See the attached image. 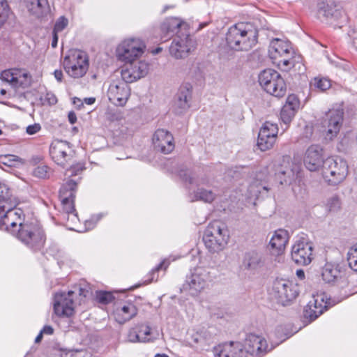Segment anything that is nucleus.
I'll list each match as a JSON object with an SVG mask.
<instances>
[{
    "instance_id": "obj_51",
    "label": "nucleus",
    "mask_w": 357,
    "mask_h": 357,
    "mask_svg": "<svg viewBox=\"0 0 357 357\" xmlns=\"http://www.w3.org/2000/svg\"><path fill=\"white\" fill-rule=\"evenodd\" d=\"M137 326L130 329L128 334V340L130 342H141Z\"/></svg>"
},
{
    "instance_id": "obj_6",
    "label": "nucleus",
    "mask_w": 357,
    "mask_h": 357,
    "mask_svg": "<svg viewBox=\"0 0 357 357\" xmlns=\"http://www.w3.org/2000/svg\"><path fill=\"white\" fill-rule=\"evenodd\" d=\"M66 73L73 78L82 77L89 67V57L84 52L75 50L70 51L63 61Z\"/></svg>"
},
{
    "instance_id": "obj_45",
    "label": "nucleus",
    "mask_w": 357,
    "mask_h": 357,
    "mask_svg": "<svg viewBox=\"0 0 357 357\" xmlns=\"http://www.w3.org/2000/svg\"><path fill=\"white\" fill-rule=\"evenodd\" d=\"M248 190L252 196L258 197L259 194L262 192V190L268 192V188L266 185H263L261 183H257L255 182L250 185Z\"/></svg>"
},
{
    "instance_id": "obj_21",
    "label": "nucleus",
    "mask_w": 357,
    "mask_h": 357,
    "mask_svg": "<svg viewBox=\"0 0 357 357\" xmlns=\"http://www.w3.org/2000/svg\"><path fill=\"white\" fill-rule=\"evenodd\" d=\"M278 127L276 123L266 121L261 127L257 138V146L261 151L271 149L276 142Z\"/></svg>"
},
{
    "instance_id": "obj_39",
    "label": "nucleus",
    "mask_w": 357,
    "mask_h": 357,
    "mask_svg": "<svg viewBox=\"0 0 357 357\" xmlns=\"http://www.w3.org/2000/svg\"><path fill=\"white\" fill-rule=\"evenodd\" d=\"M169 264L170 260L169 259H165L162 261H161L148 274L149 279L147 280V282L150 283L153 281H157L158 279V272L162 268L166 270L167 268L169 266Z\"/></svg>"
},
{
    "instance_id": "obj_48",
    "label": "nucleus",
    "mask_w": 357,
    "mask_h": 357,
    "mask_svg": "<svg viewBox=\"0 0 357 357\" xmlns=\"http://www.w3.org/2000/svg\"><path fill=\"white\" fill-rule=\"evenodd\" d=\"M284 106H287L297 112L300 107V101L296 95L290 94L288 96Z\"/></svg>"
},
{
    "instance_id": "obj_44",
    "label": "nucleus",
    "mask_w": 357,
    "mask_h": 357,
    "mask_svg": "<svg viewBox=\"0 0 357 357\" xmlns=\"http://www.w3.org/2000/svg\"><path fill=\"white\" fill-rule=\"evenodd\" d=\"M10 13V8L6 0H0V27L6 22Z\"/></svg>"
},
{
    "instance_id": "obj_9",
    "label": "nucleus",
    "mask_w": 357,
    "mask_h": 357,
    "mask_svg": "<svg viewBox=\"0 0 357 357\" xmlns=\"http://www.w3.org/2000/svg\"><path fill=\"white\" fill-rule=\"evenodd\" d=\"M268 54L273 63L279 68L287 70L293 66V50L287 41L279 38L273 39L269 45Z\"/></svg>"
},
{
    "instance_id": "obj_40",
    "label": "nucleus",
    "mask_w": 357,
    "mask_h": 357,
    "mask_svg": "<svg viewBox=\"0 0 357 357\" xmlns=\"http://www.w3.org/2000/svg\"><path fill=\"white\" fill-rule=\"evenodd\" d=\"M347 261L349 267L357 272V243L349 248L347 252Z\"/></svg>"
},
{
    "instance_id": "obj_35",
    "label": "nucleus",
    "mask_w": 357,
    "mask_h": 357,
    "mask_svg": "<svg viewBox=\"0 0 357 357\" xmlns=\"http://www.w3.org/2000/svg\"><path fill=\"white\" fill-rule=\"evenodd\" d=\"M141 342H153L158 338L159 333L151 331V327L147 324L137 326Z\"/></svg>"
},
{
    "instance_id": "obj_61",
    "label": "nucleus",
    "mask_w": 357,
    "mask_h": 357,
    "mask_svg": "<svg viewBox=\"0 0 357 357\" xmlns=\"http://www.w3.org/2000/svg\"><path fill=\"white\" fill-rule=\"evenodd\" d=\"M57 33H55V32L53 31V39H52V47H56V45H57V41H58Z\"/></svg>"
},
{
    "instance_id": "obj_17",
    "label": "nucleus",
    "mask_w": 357,
    "mask_h": 357,
    "mask_svg": "<svg viewBox=\"0 0 357 357\" xmlns=\"http://www.w3.org/2000/svg\"><path fill=\"white\" fill-rule=\"evenodd\" d=\"M149 64L145 61L139 60L125 63L121 68V75L127 83L135 82L144 77L149 73Z\"/></svg>"
},
{
    "instance_id": "obj_42",
    "label": "nucleus",
    "mask_w": 357,
    "mask_h": 357,
    "mask_svg": "<svg viewBox=\"0 0 357 357\" xmlns=\"http://www.w3.org/2000/svg\"><path fill=\"white\" fill-rule=\"evenodd\" d=\"M0 162L8 167H15L21 162V159L15 155H5L0 158Z\"/></svg>"
},
{
    "instance_id": "obj_15",
    "label": "nucleus",
    "mask_w": 357,
    "mask_h": 357,
    "mask_svg": "<svg viewBox=\"0 0 357 357\" xmlns=\"http://www.w3.org/2000/svg\"><path fill=\"white\" fill-rule=\"evenodd\" d=\"M50 154L58 165L65 167L73 161L75 151L70 143L63 140H54L50 147Z\"/></svg>"
},
{
    "instance_id": "obj_63",
    "label": "nucleus",
    "mask_w": 357,
    "mask_h": 357,
    "mask_svg": "<svg viewBox=\"0 0 357 357\" xmlns=\"http://www.w3.org/2000/svg\"><path fill=\"white\" fill-rule=\"evenodd\" d=\"M296 275L300 279H303L305 278V273L303 270H297L296 271Z\"/></svg>"
},
{
    "instance_id": "obj_19",
    "label": "nucleus",
    "mask_w": 357,
    "mask_h": 357,
    "mask_svg": "<svg viewBox=\"0 0 357 357\" xmlns=\"http://www.w3.org/2000/svg\"><path fill=\"white\" fill-rule=\"evenodd\" d=\"M75 292L68 291V292H56L54 296V312L59 317H69L75 313V306L73 296Z\"/></svg>"
},
{
    "instance_id": "obj_18",
    "label": "nucleus",
    "mask_w": 357,
    "mask_h": 357,
    "mask_svg": "<svg viewBox=\"0 0 357 357\" xmlns=\"http://www.w3.org/2000/svg\"><path fill=\"white\" fill-rule=\"evenodd\" d=\"M128 84L123 79L112 81L107 92L109 101L116 106H124L131 93V89Z\"/></svg>"
},
{
    "instance_id": "obj_3",
    "label": "nucleus",
    "mask_w": 357,
    "mask_h": 357,
    "mask_svg": "<svg viewBox=\"0 0 357 357\" xmlns=\"http://www.w3.org/2000/svg\"><path fill=\"white\" fill-rule=\"evenodd\" d=\"M229 233L226 225L220 221L211 222L206 227L203 236L206 248L211 252H219L227 246Z\"/></svg>"
},
{
    "instance_id": "obj_32",
    "label": "nucleus",
    "mask_w": 357,
    "mask_h": 357,
    "mask_svg": "<svg viewBox=\"0 0 357 357\" xmlns=\"http://www.w3.org/2000/svg\"><path fill=\"white\" fill-rule=\"evenodd\" d=\"M289 240L288 233L284 229L276 230L270 241V245L273 254L280 255Z\"/></svg>"
},
{
    "instance_id": "obj_50",
    "label": "nucleus",
    "mask_w": 357,
    "mask_h": 357,
    "mask_svg": "<svg viewBox=\"0 0 357 357\" xmlns=\"http://www.w3.org/2000/svg\"><path fill=\"white\" fill-rule=\"evenodd\" d=\"M48 169L49 167L47 166L40 165L35 168L33 174L40 178H45L49 176Z\"/></svg>"
},
{
    "instance_id": "obj_10",
    "label": "nucleus",
    "mask_w": 357,
    "mask_h": 357,
    "mask_svg": "<svg viewBox=\"0 0 357 357\" xmlns=\"http://www.w3.org/2000/svg\"><path fill=\"white\" fill-rule=\"evenodd\" d=\"M259 83L266 93L277 97H283L287 91V85L281 75L276 70L268 68L259 75Z\"/></svg>"
},
{
    "instance_id": "obj_24",
    "label": "nucleus",
    "mask_w": 357,
    "mask_h": 357,
    "mask_svg": "<svg viewBox=\"0 0 357 357\" xmlns=\"http://www.w3.org/2000/svg\"><path fill=\"white\" fill-rule=\"evenodd\" d=\"M162 32L161 39L167 40L174 34H181L182 32L188 31V24L183 20L177 17L167 18L161 24Z\"/></svg>"
},
{
    "instance_id": "obj_38",
    "label": "nucleus",
    "mask_w": 357,
    "mask_h": 357,
    "mask_svg": "<svg viewBox=\"0 0 357 357\" xmlns=\"http://www.w3.org/2000/svg\"><path fill=\"white\" fill-rule=\"evenodd\" d=\"M341 200L336 195L328 198L325 203V208L328 212H337L341 208Z\"/></svg>"
},
{
    "instance_id": "obj_46",
    "label": "nucleus",
    "mask_w": 357,
    "mask_h": 357,
    "mask_svg": "<svg viewBox=\"0 0 357 357\" xmlns=\"http://www.w3.org/2000/svg\"><path fill=\"white\" fill-rule=\"evenodd\" d=\"M114 299V296L112 293L108 291H97L96 300L101 304H107L112 302Z\"/></svg>"
},
{
    "instance_id": "obj_22",
    "label": "nucleus",
    "mask_w": 357,
    "mask_h": 357,
    "mask_svg": "<svg viewBox=\"0 0 357 357\" xmlns=\"http://www.w3.org/2000/svg\"><path fill=\"white\" fill-rule=\"evenodd\" d=\"M243 346L245 357L261 356L273 349L272 347H268L264 337L255 334L248 335Z\"/></svg>"
},
{
    "instance_id": "obj_36",
    "label": "nucleus",
    "mask_w": 357,
    "mask_h": 357,
    "mask_svg": "<svg viewBox=\"0 0 357 357\" xmlns=\"http://www.w3.org/2000/svg\"><path fill=\"white\" fill-rule=\"evenodd\" d=\"M17 79H15V88L26 87L30 85L31 76L26 70L15 68Z\"/></svg>"
},
{
    "instance_id": "obj_29",
    "label": "nucleus",
    "mask_w": 357,
    "mask_h": 357,
    "mask_svg": "<svg viewBox=\"0 0 357 357\" xmlns=\"http://www.w3.org/2000/svg\"><path fill=\"white\" fill-rule=\"evenodd\" d=\"M264 259L262 255L255 250L248 252L243 259V266L250 271H256L264 266Z\"/></svg>"
},
{
    "instance_id": "obj_57",
    "label": "nucleus",
    "mask_w": 357,
    "mask_h": 357,
    "mask_svg": "<svg viewBox=\"0 0 357 357\" xmlns=\"http://www.w3.org/2000/svg\"><path fill=\"white\" fill-rule=\"evenodd\" d=\"M68 118L71 124H74L77 121V116L74 112H70Z\"/></svg>"
},
{
    "instance_id": "obj_41",
    "label": "nucleus",
    "mask_w": 357,
    "mask_h": 357,
    "mask_svg": "<svg viewBox=\"0 0 357 357\" xmlns=\"http://www.w3.org/2000/svg\"><path fill=\"white\" fill-rule=\"evenodd\" d=\"M296 111L288 107L287 106H283L280 112V118L282 121L286 125L285 129L287 126L292 121L295 116Z\"/></svg>"
},
{
    "instance_id": "obj_34",
    "label": "nucleus",
    "mask_w": 357,
    "mask_h": 357,
    "mask_svg": "<svg viewBox=\"0 0 357 357\" xmlns=\"http://www.w3.org/2000/svg\"><path fill=\"white\" fill-rule=\"evenodd\" d=\"M26 7L32 15L38 17L49 11L47 0H26Z\"/></svg>"
},
{
    "instance_id": "obj_5",
    "label": "nucleus",
    "mask_w": 357,
    "mask_h": 357,
    "mask_svg": "<svg viewBox=\"0 0 357 357\" xmlns=\"http://www.w3.org/2000/svg\"><path fill=\"white\" fill-rule=\"evenodd\" d=\"M13 236L33 251L40 250L45 242V236L42 227L33 222H26Z\"/></svg>"
},
{
    "instance_id": "obj_7",
    "label": "nucleus",
    "mask_w": 357,
    "mask_h": 357,
    "mask_svg": "<svg viewBox=\"0 0 357 357\" xmlns=\"http://www.w3.org/2000/svg\"><path fill=\"white\" fill-rule=\"evenodd\" d=\"M348 172L347 162L341 158H328L324 162L322 175L329 185H335L342 182Z\"/></svg>"
},
{
    "instance_id": "obj_54",
    "label": "nucleus",
    "mask_w": 357,
    "mask_h": 357,
    "mask_svg": "<svg viewBox=\"0 0 357 357\" xmlns=\"http://www.w3.org/2000/svg\"><path fill=\"white\" fill-rule=\"evenodd\" d=\"M293 174L291 170L281 171L278 172V176L280 178V184H287L291 181V175Z\"/></svg>"
},
{
    "instance_id": "obj_2",
    "label": "nucleus",
    "mask_w": 357,
    "mask_h": 357,
    "mask_svg": "<svg viewBox=\"0 0 357 357\" xmlns=\"http://www.w3.org/2000/svg\"><path fill=\"white\" fill-rule=\"evenodd\" d=\"M258 31L250 23L231 26L226 34L227 45L236 51H248L257 43Z\"/></svg>"
},
{
    "instance_id": "obj_62",
    "label": "nucleus",
    "mask_w": 357,
    "mask_h": 357,
    "mask_svg": "<svg viewBox=\"0 0 357 357\" xmlns=\"http://www.w3.org/2000/svg\"><path fill=\"white\" fill-rule=\"evenodd\" d=\"M95 98H86L84 99V102L87 105H92L95 102Z\"/></svg>"
},
{
    "instance_id": "obj_31",
    "label": "nucleus",
    "mask_w": 357,
    "mask_h": 357,
    "mask_svg": "<svg viewBox=\"0 0 357 357\" xmlns=\"http://www.w3.org/2000/svg\"><path fill=\"white\" fill-rule=\"evenodd\" d=\"M137 314V309L132 303H126L114 311L115 320L122 324L130 321Z\"/></svg>"
},
{
    "instance_id": "obj_4",
    "label": "nucleus",
    "mask_w": 357,
    "mask_h": 357,
    "mask_svg": "<svg viewBox=\"0 0 357 357\" xmlns=\"http://www.w3.org/2000/svg\"><path fill=\"white\" fill-rule=\"evenodd\" d=\"M69 179L61 187L59 190V199L61 201L62 218L68 222L75 224L78 221V216L75 208V198L78 181Z\"/></svg>"
},
{
    "instance_id": "obj_58",
    "label": "nucleus",
    "mask_w": 357,
    "mask_h": 357,
    "mask_svg": "<svg viewBox=\"0 0 357 357\" xmlns=\"http://www.w3.org/2000/svg\"><path fill=\"white\" fill-rule=\"evenodd\" d=\"M47 100L50 105H54L56 103L57 100L54 95L53 94H47Z\"/></svg>"
},
{
    "instance_id": "obj_27",
    "label": "nucleus",
    "mask_w": 357,
    "mask_h": 357,
    "mask_svg": "<svg viewBox=\"0 0 357 357\" xmlns=\"http://www.w3.org/2000/svg\"><path fill=\"white\" fill-rule=\"evenodd\" d=\"M192 100V87L186 84L181 86L176 94L174 110L178 114L185 113L190 107Z\"/></svg>"
},
{
    "instance_id": "obj_30",
    "label": "nucleus",
    "mask_w": 357,
    "mask_h": 357,
    "mask_svg": "<svg viewBox=\"0 0 357 357\" xmlns=\"http://www.w3.org/2000/svg\"><path fill=\"white\" fill-rule=\"evenodd\" d=\"M342 14V11L333 4H328L324 1L317 3V17L321 20H328L331 19H338Z\"/></svg>"
},
{
    "instance_id": "obj_28",
    "label": "nucleus",
    "mask_w": 357,
    "mask_h": 357,
    "mask_svg": "<svg viewBox=\"0 0 357 357\" xmlns=\"http://www.w3.org/2000/svg\"><path fill=\"white\" fill-rule=\"evenodd\" d=\"M212 353L214 357H245L243 346L240 342L219 344L213 348Z\"/></svg>"
},
{
    "instance_id": "obj_49",
    "label": "nucleus",
    "mask_w": 357,
    "mask_h": 357,
    "mask_svg": "<svg viewBox=\"0 0 357 357\" xmlns=\"http://www.w3.org/2000/svg\"><path fill=\"white\" fill-rule=\"evenodd\" d=\"M68 24V20L65 16L59 17L55 22L53 31L59 33L62 31Z\"/></svg>"
},
{
    "instance_id": "obj_56",
    "label": "nucleus",
    "mask_w": 357,
    "mask_h": 357,
    "mask_svg": "<svg viewBox=\"0 0 357 357\" xmlns=\"http://www.w3.org/2000/svg\"><path fill=\"white\" fill-rule=\"evenodd\" d=\"M40 331L43 334L52 335L54 333V328L51 326L47 325Z\"/></svg>"
},
{
    "instance_id": "obj_1",
    "label": "nucleus",
    "mask_w": 357,
    "mask_h": 357,
    "mask_svg": "<svg viewBox=\"0 0 357 357\" xmlns=\"http://www.w3.org/2000/svg\"><path fill=\"white\" fill-rule=\"evenodd\" d=\"M16 204L10 189L0 183V228L13 236L26 223L24 211Z\"/></svg>"
},
{
    "instance_id": "obj_43",
    "label": "nucleus",
    "mask_w": 357,
    "mask_h": 357,
    "mask_svg": "<svg viewBox=\"0 0 357 357\" xmlns=\"http://www.w3.org/2000/svg\"><path fill=\"white\" fill-rule=\"evenodd\" d=\"M17 75L15 72V68L11 70H6L1 73V80L9 83L12 86L15 88V79Z\"/></svg>"
},
{
    "instance_id": "obj_8",
    "label": "nucleus",
    "mask_w": 357,
    "mask_h": 357,
    "mask_svg": "<svg viewBox=\"0 0 357 357\" xmlns=\"http://www.w3.org/2000/svg\"><path fill=\"white\" fill-rule=\"evenodd\" d=\"M145 43L138 38H128L116 47L115 54L118 61L127 63L139 59L144 52Z\"/></svg>"
},
{
    "instance_id": "obj_55",
    "label": "nucleus",
    "mask_w": 357,
    "mask_h": 357,
    "mask_svg": "<svg viewBox=\"0 0 357 357\" xmlns=\"http://www.w3.org/2000/svg\"><path fill=\"white\" fill-rule=\"evenodd\" d=\"M41 129V126L39 123H34L29 125L26 127V131L28 135H34L39 132Z\"/></svg>"
},
{
    "instance_id": "obj_20",
    "label": "nucleus",
    "mask_w": 357,
    "mask_h": 357,
    "mask_svg": "<svg viewBox=\"0 0 357 357\" xmlns=\"http://www.w3.org/2000/svg\"><path fill=\"white\" fill-rule=\"evenodd\" d=\"M342 121V109H331L326 114V117L322 122L326 139L332 140L337 136Z\"/></svg>"
},
{
    "instance_id": "obj_23",
    "label": "nucleus",
    "mask_w": 357,
    "mask_h": 357,
    "mask_svg": "<svg viewBox=\"0 0 357 357\" xmlns=\"http://www.w3.org/2000/svg\"><path fill=\"white\" fill-rule=\"evenodd\" d=\"M326 299V296L324 294L313 295L304 310L305 318L312 321L319 317L328 307V302Z\"/></svg>"
},
{
    "instance_id": "obj_47",
    "label": "nucleus",
    "mask_w": 357,
    "mask_h": 357,
    "mask_svg": "<svg viewBox=\"0 0 357 357\" xmlns=\"http://www.w3.org/2000/svg\"><path fill=\"white\" fill-rule=\"evenodd\" d=\"M61 357H90V355L83 350H68L62 351Z\"/></svg>"
},
{
    "instance_id": "obj_53",
    "label": "nucleus",
    "mask_w": 357,
    "mask_h": 357,
    "mask_svg": "<svg viewBox=\"0 0 357 357\" xmlns=\"http://www.w3.org/2000/svg\"><path fill=\"white\" fill-rule=\"evenodd\" d=\"M101 213L93 215L91 218L85 222V227L87 230L92 229L95 227L97 222L102 218Z\"/></svg>"
},
{
    "instance_id": "obj_16",
    "label": "nucleus",
    "mask_w": 357,
    "mask_h": 357,
    "mask_svg": "<svg viewBox=\"0 0 357 357\" xmlns=\"http://www.w3.org/2000/svg\"><path fill=\"white\" fill-rule=\"evenodd\" d=\"M195 47V42L188 32H182L176 35L169 47V53L175 59H183L189 54Z\"/></svg>"
},
{
    "instance_id": "obj_12",
    "label": "nucleus",
    "mask_w": 357,
    "mask_h": 357,
    "mask_svg": "<svg viewBox=\"0 0 357 357\" xmlns=\"http://www.w3.org/2000/svg\"><path fill=\"white\" fill-rule=\"evenodd\" d=\"M269 294L277 303L287 305L296 298L298 291L293 282L281 278L274 280Z\"/></svg>"
},
{
    "instance_id": "obj_14",
    "label": "nucleus",
    "mask_w": 357,
    "mask_h": 357,
    "mask_svg": "<svg viewBox=\"0 0 357 357\" xmlns=\"http://www.w3.org/2000/svg\"><path fill=\"white\" fill-rule=\"evenodd\" d=\"M291 259L299 266H307L313 258V247L311 242L304 236L298 237L291 250Z\"/></svg>"
},
{
    "instance_id": "obj_26",
    "label": "nucleus",
    "mask_w": 357,
    "mask_h": 357,
    "mask_svg": "<svg viewBox=\"0 0 357 357\" xmlns=\"http://www.w3.org/2000/svg\"><path fill=\"white\" fill-rule=\"evenodd\" d=\"M323 149L319 145H312L305 151L304 165L311 172L317 171L324 165Z\"/></svg>"
},
{
    "instance_id": "obj_64",
    "label": "nucleus",
    "mask_w": 357,
    "mask_h": 357,
    "mask_svg": "<svg viewBox=\"0 0 357 357\" xmlns=\"http://www.w3.org/2000/svg\"><path fill=\"white\" fill-rule=\"evenodd\" d=\"M43 333H42V332L40 331V332L39 333V334L36 336V339H35V342H36V343H39V342L41 341V340H42V338H43Z\"/></svg>"
},
{
    "instance_id": "obj_59",
    "label": "nucleus",
    "mask_w": 357,
    "mask_h": 357,
    "mask_svg": "<svg viewBox=\"0 0 357 357\" xmlns=\"http://www.w3.org/2000/svg\"><path fill=\"white\" fill-rule=\"evenodd\" d=\"M54 75L55 79L58 82H61L62 81L63 73L61 70H55L54 72Z\"/></svg>"
},
{
    "instance_id": "obj_33",
    "label": "nucleus",
    "mask_w": 357,
    "mask_h": 357,
    "mask_svg": "<svg viewBox=\"0 0 357 357\" xmlns=\"http://www.w3.org/2000/svg\"><path fill=\"white\" fill-rule=\"evenodd\" d=\"M342 276L340 266L338 264L326 263L321 269V277L327 283H333Z\"/></svg>"
},
{
    "instance_id": "obj_11",
    "label": "nucleus",
    "mask_w": 357,
    "mask_h": 357,
    "mask_svg": "<svg viewBox=\"0 0 357 357\" xmlns=\"http://www.w3.org/2000/svg\"><path fill=\"white\" fill-rule=\"evenodd\" d=\"M212 282V277L206 268L198 266L195 268L187 277L183 288L188 291L192 296L199 295L208 287Z\"/></svg>"
},
{
    "instance_id": "obj_37",
    "label": "nucleus",
    "mask_w": 357,
    "mask_h": 357,
    "mask_svg": "<svg viewBox=\"0 0 357 357\" xmlns=\"http://www.w3.org/2000/svg\"><path fill=\"white\" fill-rule=\"evenodd\" d=\"M331 86V81L324 77H314L310 82L311 89L318 91H324L330 89Z\"/></svg>"
},
{
    "instance_id": "obj_13",
    "label": "nucleus",
    "mask_w": 357,
    "mask_h": 357,
    "mask_svg": "<svg viewBox=\"0 0 357 357\" xmlns=\"http://www.w3.org/2000/svg\"><path fill=\"white\" fill-rule=\"evenodd\" d=\"M183 180L191 185H196L198 188L194 192V199L192 201H202L206 203H211L215 198L216 195L211 190L204 188L203 186H208L211 183L210 179L205 176L195 177L191 172H185L181 174Z\"/></svg>"
},
{
    "instance_id": "obj_52",
    "label": "nucleus",
    "mask_w": 357,
    "mask_h": 357,
    "mask_svg": "<svg viewBox=\"0 0 357 357\" xmlns=\"http://www.w3.org/2000/svg\"><path fill=\"white\" fill-rule=\"evenodd\" d=\"M84 167L82 164L73 165L66 170V175L68 176H77L82 172Z\"/></svg>"
},
{
    "instance_id": "obj_25",
    "label": "nucleus",
    "mask_w": 357,
    "mask_h": 357,
    "mask_svg": "<svg viewBox=\"0 0 357 357\" xmlns=\"http://www.w3.org/2000/svg\"><path fill=\"white\" fill-rule=\"evenodd\" d=\"M152 142L154 149L164 154L171 153L175 146L172 135L164 129H158L154 132Z\"/></svg>"
},
{
    "instance_id": "obj_60",
    "label": "nucleus",
    "mask_w": 357,
    "mask_h": 357,
    "mask_svg": "<svg viewBox=\"0 0 357 357\" xmlns=\"http://www.w3.org/2000/svg\"><path fill=\"white\" fill-rule=\"evenodd\" d=\"M79 296H83L84 298H86L89 294V291L85 288L80 287L79 289Z\"/></svg>"
}]
</instances>
